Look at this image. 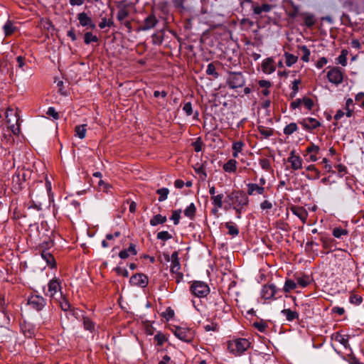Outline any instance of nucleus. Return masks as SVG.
Masks as SVG:
<instances>
[{
	"label": "nucleus",
	"mask_w": 364,
	"mask_h": 364,
	"mask_svg": "<svg viewBox=\"0 0 364 364\" xmlns=\"http://www.w3.org/2000/svg\"><path fill=\"white\" fill-rule=\"evenodd\" d=\"M128 6L124 1L117 2V7L118 9L117 18L119 21L122 22L129 15Z\"/></svg>",
	"instance_id": "obj_14"
},
{
	"label": "nucleus",
	"mask_w": 364,
	"mask_h": 364,
	"mask_svg": "<svg viewBox=\"0 0 364 364\" xmlns=\"http://www.w3.org/2000/svg\"><path fill=\"white\" fill-rule=\"evenodd\" d=\"M299 124H301L306 130H312L321 126V123L317 119L312 117L303 119L299 122Z\"/></svg>",
	"instance_id": "obj_16"
},
{
	"label": "nucleus",
	"mask_w": 364,
	"mask_h": 364,
	"mask_svg": "<svg viewBox=\"0 0 364 364\" xmlns=\"http://www.w3.org/2000/svg\"><path fill=\"white\" fill-rule=\"evenodd\" d=\"M183 110L186 113L188 116H191L193 113L191 103L190 102H186L183 107Z\"/></svg>",
	"instance_id": "obj_59"
},
{
	"label": "nucleus",
	"mask_w": 364,
	"mask_h": 364,
	"mask_svg": "<svg viewBox=\"0 0 364 364\" xmlns=\"http://www.w3.org/2000/svg\"><path fill=\"white\" fill-rule=\"evenodd\" d=\"M225 228L228 230V234L232 236H237L239 234V229L232 222H227L225 224Z\"/></svg>",
	"instance_id": "obj_30"
},
{
	"label": "nucleus",
	"mask_w": 364,
	"mask_h": 364,
	"mask_svg": "<svg viewBox=\"0 0 364 364\" xmlns=\"http://www.w3.org/2000/svg\"><path fill=\"white\" fill-rule=\"evenodd\" d=\"M328 63L326 58L322 57L316 63V67L319 69L322 68L324 65H326Z\"/></svg>",
	"instance_id": "obj_64"
},
{
	"label": "nucleus",
	"mask_w": 364,
	"mask_h": 364,
	"mask_svg": "<svg viewBox=\"0 0 364 364\" xmlns=\"http://www.w3.org/2000/svg\"><path fill=\"white\" fill-rule=\"evenodd\" d=\"M272 7L273 6L272 5L268 4H262V5L252 6L253 12L256 15H260L262 13H268L272 10Z\"/></svg>",
	"instance_id": "obj_26"
},
{
	"label": "nucleus",
	"mask_w": 364,
	"mask_h": 364,
	"mask_svg": "<svg viewBox=\"0 0 364 364\" xmlns=\"http://www.w3.org/2000/svg\"><path fill=\"white\" fill-rule=\"evenodd\" d=\"M24 174H21L19 171H16L12 176V183L16 190H21V185L25 181Z\"/></svg>",
	"instance_id": "obj_23"
},
{
	"label": "nucleus",
	"mask_w": 364,
	"mask_h": 364,
	"mask_svg": "<svg viewBox=\"0 0 364 364\" xmlns=\"http://www.w3.org/2000/svg\"><path fill=\"white\" fill-rule=\"evenodd\" d=\"M45 185H46V195L48 197V203H51L54 201L53 196L51 194V188H52L51 183L47 179L46 181Z\"/></svg>",
	"instance_id": "obj_45"
},
{
	"label": "nucleus",
	"mask_w": 364,
	"mask_h": 364,
	"mask_svg": "<svg viewBox=\"0 0 364 364\" xmlns=\"http://www.w3.org/2000/svg\"><path fill=\"white\" fill-rule=\"evenodd\" d=\"M244 146H245V144L242 141H239L234 142L232 144V150H235L236 151L241 152Z\"/></svg>",
	"instance_id": "obj_58"
},
{
	"label": "nucleus",
	"mask_w": 364,
	"mask_h": 364,
	"mask_svg": "<svg viewBox=\"0 0 364 364\" xmlns=\"http://www.w3.org/2000/svg\"><path fill=\"white\" fill-rule=\"evenodd\" d=\"M296 280L298 284L303 288L307 287L310 284V278L307 275L298 277Z\"/></svg>",
	"instance_id": "obj_44"
},
{
	"label": "nucleus",
	"mask_w": 364,
	"mask_h": 364,
	"mask_svg": "<svg viewBox=\"0 0 364 364\" xmlns=\"http://www.w3.org/2000/svg\"><path fill=\"white\" fill-rule=\"evenodd\" d=\"M3 29L5 36H11L16 31V27L11 21L8 20L4 24Z\"/></svg>",
	"instance_id": "obj_33"
},
{
	"label": "nucleus",
	"mask_w": 364,
	"mask_h": 364,
	"mask_svg": "<svg viewBox=\"0 0 364 364\" xmlns=\"http://www.w3.org/2000/svg\"><path fill=\"white\" fill-rule=\"evenodd\" d=\"M86 127L87 124H81L76 126L75 128V136H77L78 138L81 139H84L86 136Z\"/></svg>",
	"instance_id": "obj_32"
},
{
	"label": "nucleus",
	"mask_w": 364,
	"mask_h": 364,
	"mask_svg": "<svg viewBox=\"0 0 364 364\" xmlns=\"http://www.w3.org/2000/svg\"><path fill=\"white\" fill-rule=\"evenodd\" d=\"M181 265L178 259V255L177 252H173L171 255V264L170 270L173 274H179Z\"/></svg>",
	"instance_id": "obj_21"
},
{
	"label": "nucleus",
	"mask_w": 364,
	"mask_h": 364,
	"mask_svg": "<svg viewBox=\"0 0 364 364\" xmlns=\"http://www.w3.org/2000/svg\"><path fill=\"white\" fill-rule=\"evenodd\" d=\"M181 210H180V209L175 210L172 213V215L170 218V219L173 221V224L175 225H176L179 223L180 218H181Z\"/></svg>",
	"instance_id": "obj_47"
},
{
	"label": "nucleus",
	"mask_w": 364,
	"mask_h": 364,
	"mask_svg": "<svg viewBox=\"0 0 364 364\" xmlns=\"http://www.w3.org/2000/svg\"><path fill=\"white\" fill-rule=\"evenodd\" d=\"M53 241L50 238H48L47 240L43 241V243L41 245V250H47L48 249L53 247Z\"/></svg>",
	"instance_id": "obj_56"
},
{
	"label": "nucleus",
	"mask_w": 364,
	"mask_h": 364,
	"mask_svg": "<svg viewBox=\"0 0 364 364\" xmlns=\"http://www.w3.org/2000/svg\"><path fill=\"white\" fill-rule=\"evenodd\" d=\"M302 103L305 106L306 109L309 110L311 109L312 107L314 106V101L309 98V97H304L303 98Z\"/></svg>",
	"instance_id": "obj_55"
},
{
	"label": "nucleus",
	"mask_w": 364,
	"mask_h": 364,
	"mask_svg": "<svg viewBox=\"0 0 364 364\" xmlns=\"http://www.w3.org/2000/svg\"><path fill=\"white\" fill-rule=\"evenodd\" d=\"M326 76L330 82L338 85L343 82L344 72L341 68L334 67L328 71Z\"/></svg>",
	"instance_id": "obj_7"
},
{
	"label": "nucleus",
	"mask_w": 364,
	"mask_h": 364,
	"mask_svg": "<svg viewBox=\"0 0 364 364\" xmlns=\"http://www.w3.org/2000/svg\"><path fill=\"white\" fill-rule=\"evenodd\" d=\"M284 57L286 65L288 67H291V65L295 64L298 60L297 56L289 53H285Z\"/></svg>",
	"instance_id": "obj_35"
},
{
	"label": "nucleus",
	"mask_w": 364,
	"mask_h": 364,
	"mask_svg": "<svg viewBox=\"0 0 364 364\" xmlns=\"http://www.w3.org/2000/svg\"><path fill=\"white\" fill-rule=\"evenodd\" d=\"M27 304L31 309L40 311L43 309L47 302L46 299L42 296L31 294L28 298Z\"/></svg>",
	"instance_id": "obj_6"
},
{
	"label": "nucleus",
	"mask_w": 364,
	"mask_h": 364,
	"mask_svg": "<svg viewBox=\"0 0 364 364\" xmlns=\"http://www.w3.org/2000/svg\"><path fill=\"white\" fill-rule=\"evenodd\" d=\"M60 299L61 300L59 301V304H60V306L61 308V309L64 311H67L68 310L70 309V303L68 302V301L65 299L64 297H63V294L62 292H60Z\"/></svg>",
	"instance_id": "obj_43"
},
{
	"label": "nucleus",
	"mask_w": 364,
	"mask_h": 364,
	"mask_svg": "<svg viewBox=\"0 0 364 364\" xmlns=\"http://www.w3.org/2000/svg\"><path fill=\"white\" fill-rule=\"evenodd\" d=\"M60 282L57 278H53L49 281L48 284V291L45 292L46 296H50L51 299H55V296L61 292Z\"/></svg>",
	"instance_id": "obj_9"
},
{
	"label": "nucleus",
	"mask_w": 364,
	"mask_h": 364,
	"mask_svg": "<svg viewBox=\"0 0 364 364\" xmlns=\"http://www.w3.org/2000/svg\"><path fill=\"white\" fill-rule=\"evenodd\" d=\"M319 151V146L314 143H311L306 149V154H318Z\"/></svg>",
	"instance_id": "obj_51"
},
{
	"label": "nucleus",
	"mask_w": 364,
	"mask_h": 364,
	"mask_svg": "<svg viewBox=\"0 0 364 364\" xmlns=\"http://www.w3.org/2000/svg\"><path fill=\"white\" fill-rule=\"evenodd\" d=\"M154 340L157 341L158 345L161 346L166 341V337L164 335L159 333L155 335Z\"/></svg>",
	"instance_id": "obj_60"
},
{
	"label": "nucleus",
	"mask_w": 364,
	"mask_h": 364,
	"mask_svg": "<svg viewBox=\"0 0 364 364\" xmlns=\"http://www.w3.org/2000/svg\"><path fill=\"white\" fill-rule=\"evenodd\" d=\"M223 197V194L220 193L212 198L213 205H222Z\"/></svg>",
	"instance_id": "obj_57"
},
{
	"label": "nucleus",
	"mask_w": 364,
	"mask_h": 364,
	"mask_svg": "<svg viewBox=\"0 0 364 364\" xmlns=\"http://www.w3.org/2000/svg\"><path fill=\"white\" fill-rule=\"evenodd\" d=\"M259 133L262 135V137L264 139H267L273 135L274 131L271 128L265 127L263 126H259L258 128Z\"/></svg>",
	"instance_id": "obj_29"
},
{
	"label": "nucleus",
	"mask_w": 364,
	"mask_h": 364,
	"mask_svg": "<svg viewBox=\"0 0 364 364\" xmlns=\"http://www.w3.org/2000/svg\"><path fill=\"white\" fill-rule=\"evenodd\" d=\"M344 109H354V103H353V99L348 98L346 100Z\"/></svg>",
	"instance_id": "obj_63"
},
{
	"label": "nucleus",
	"mask_w": 364,
	"mask_h": 364,
	"mask_svg": "<svg viewBox=\"0 0 364 364\" xmlns=\"http://www.w3.org/2000/svg\"><path fill=\"white\" fill-rule=\"evenodd\" d=\"M291 212L296 215L303 223L306 222L308 213L304 206H290Z\"/></svg>",
	"instance_id": "obj_17"
},
{
	"label": "nucleus",
	"mask_w": 364,
	"mask_h": 364,
	"mask_svg": "<svg viewBox=\"0 0 364 364\" xmlns=\"http://www.w3.org/2000/svg\"><path fill=\"white\" fill-rule=\"evenodd\" d=\"M98 41V37L94 35L92 32H86L84 34V42L86 45H89L91 43H97Z\"/></svg>",
	"instance_id": "obj_31"
},
{
	"label": "nucleus",
	"mask_w": 364,
	"mask_h": 364,
	"mask_svg": "<svg viewBox=\"0 0 364 364\" xmlns=\"http://www.w3.org/2000/svg\"><path fill=\"white\" fill-rule=\"evenodd\" d=\"M332 338L334 339L336 341L341 343L343 347L347 349L350 348L348 341H349V336L348 335H344L341 333L340 332H336L332 335Z\"/></svg>",
	"instance_id": "obj_20"
},
{
	"label": "nucleus",
	"mask_w": 364,
	"mask_h": 364,
	"mask_svg": "<svg viewBox=\"0 0 364 364\" xmlns=\"http://www.w3.org/2000/svg\"><path fill=\"white\" fill-rule=\"evenodd\" d=\"M156 238L160 240L166 241L172 238V235L168 231H161L157 233Z\"/></svg>",
	"instance_id": "obj_46"
},
{
	"label": "nucleus",
	"mask_w": 364,
	"mask_h": 364,
	"mask_svg": "<svg viewBox=\"0 0 364 364\" xmlns=\"http://www.w3.org/2000/svg\"><path fill=\"white\" fill-rule=\"evenodd\" d=\"M156 193L159 195V200L162 202L167 198L169 190L166 188H161L156 191Z\"/></svg>",
	"instance_id": "obj_40"
},
{
	"label": "nucleus",
	"mask_w": 364,
	"mask_h": 364,
	"mask_svg": "<svg viewBox=\"0 0 364 364\" xmlns=\"http://www.w3.org/2000/svg\"><path fill=\"white\" fill-rule=\"evenodd\" d=\"M253 326L260 332H264L267 327V324L263 321L255 322Z\"/></svg>",
	"instance_id": "obj_52"
},
{
	"label": "nucleus",
	"mask_w": 364,
	"mask_h": 364,
	"mask_svg": "<svg viewBox=\"0 0 364 364\" xmlns=\"http://www.w3.org/2000/svg\"><path fill=\"white\" fill-rule=\"evenodd\" d=\"M173 332L178 339L186 343H191L195 337V331L189 328L176 326Z\"/></svg>",
	"instance_id": "obj_5"
},
{
	"label": "nucleus",
	"mask_w": 364,
	"mask_h": 364,
	"mask_svg": "<svg viewBox=\"0 0 364 364\" xmlns=\"http://www.w3.org/2000/svg\"><path fill=\"white\" fill-rule=\"evenodd\" d=\"M287 161L291 164V168L293 170L296 171L302 168V159L299 156L295 154L294 150L290 152Z\"/></svg>",
	"instance_id": "obj_15"
},
{
	"label": "nucleus",
	"mask_w": 364,
	"mask_h": 364,
	"mask_svg": "<svg viewBox=\"0 0 364 364\" xmlns=\"http://www.w3.org/2000/svg\"><path fill=\"white\" fill-rule=\"evenodd\" d=\"M315 23H316V20H315V16L314 14H304V23L306 27L311 28L315 24Z\"/></svg>",
	"instance_id": "obj_34"
},
{
	"label": "nucleus",
	"mask_w": 364,
	"mask_h": 364,
	"mask_svg": "<svg viewBox=\"0 0 364 364\" xmlns=\"http://www.w3.org/2000/svg\"><path fill=\"white\" fill-rule=\"evenodd\" d=\"M33 210H41V206H28L27 211H25L23 206H15L13 210L14 219H19L21 218H26L29 216Z\"/></svg>",
	"instance_id": "obj_8"
},
{
	"label": "nucleus",
	"mask_w": 364,
	"mask_h": 364,
	"mask_svg": "<svg viewBox=\"0 0 364 364\" xmlns=\"http://www.w3.org/2000/svg\"><path fill=\"white\" fill-rule=\"evenodd\" d=\"M332 235L336 238H341L342 236L348 235V231L341 228H335L333 230Z\"/></svg>",
	"instance_id": "obj_39"
},
{
	"label": "nucleus",
	"mask_w": 364,
	"mask_h": 364,
	"mask_svg": "<svg viewBox=\"0 0 364 364\" xmlns=\"http://www.w3.org/2000/svg\"><path fill=\"white\" fill-rule=\"evenodd\" d=\"M262 70L266 74H271L276 70L274 61L272 58L264 59L262 63Z\"/></svg>",
	"instance_id": "obj_18"
},
{
	"label": "nucleus",
	"mask_w": 364,
	"mask_h": 364,
	"mask_svg": "<svg viewBox=\"0 0 364 364\" xmlns=\"http://www.w3.org/2000/svg\"><path fill=\"white\" fill-rule=\"evenodd\" d=\"M46 114L52 117L54 119H59V114L58 112H56L55 109L53 107H50L48 108Z\"/></svg>",
	"instance_id": "obj_54"
},
{
	"label": "nucleus",
	"mask_w": 364,
	"mask_h": 364,
	"mask_svg": "<svg viewBox=\"0 0 364 364\" xmlns=\"http://www.w3.org/2000/svg\"><path fill=\"white\" fill-rule=\"evenodd\" d=\"M226 82L230 88L237 89L242 87L245 85V80L242 73L230 72Z\"/></svg>",
	"instance_id": "obj_4"
},
{
	"label": "nucleus",
	"mask_w": 364,
	"mask_h": 364,
	"mask_svg": "<svg viewBox=\"0 0 364 364\" xmlns=\"http://www.w3.org/2000/svg\"><path fill=\"white\" fill-rule=\"evenodd\" d=\"M301 83V80H294L292 82V85H291V90H292V92L291 93V97H294L296 93L298 92V90H299V85Z\"/></svg>",
	"instance_id": "obj_53"
},
{
	"label": "nucleus",
	"mask_w": 364,
	"mask_h": 364,
	"mask_svg": "<svg viewBox=\"0 0 364 364\" xmlns=\"http://www.w3.org/2000/svg\"><path fill=\"white\" fill-rule=\"evenodd\" d=\"M278 289L274 284H266L262 289L261 296L264 299H270L274 297Z\"/></svg>",
	"instance_id": "obj_12"
},
{
	"label": "nucleus",
	"mask_w": 364,
	"mask_h": 364,
	"mask_svg": "<svg viewBox=\"0 0 364 364\" xmlns=\"http://www.w3.org/2000/svg\"><path fill=\"white\" fill-rule=\"evenodd\" d=\"M6 119L8 127L14 134L18 135L20 132V117L18 112L11 108L7 109Z\"/></svg>",
	"instance_id": "obj_1"
},
{
	"label": "nucleus",
	"mask_w": 364,
	"mask_h": 364,
	"mask_svg": "<svg viewBox=\"0 0 364 364\" xmlns=\"http://www.w3.org/2000/svg\"><path fill=\"white\" fill-rule=\"evenodd\" d=\"M215 310L217 311H222L224 312H226L229 310L230 307L228 305L226 304L224 299L220 296H218L215 299Z\"/></svg>",
	"instance_id": "obj_24"
},
{
	"label": "nucleus",
	"mask_w": 364,
	"mask_h": 364,
	"mask_svg": "<svg viewBox=\"0 0 364 364\" xmlns=\"http://www.w3.org/2000/svg\"><path fill=\"white\" fill-rule=\"evenodd\" d=\"M205 72L207 75H212L215 79L219 77V74L218 72H216L215 67L213 63H210L208 65Z\"/></svg>",
	"instance_id": "obj_41"
},
{
	"label": "nucleus",
	"mask_w": 364,
	"mask_h": 364,
	"mask_svg": "<svg viewBox=\"0 0 364 364\" xmlns=\"http://www.w3.org/2000/svg\"><path fill=\"white\" fill-rule=\"evenodd\" d=\"M281 314L285 317L286 321L288 322L299 319V317L296 311H293L290 309H284L281 311Z\"/></svg>",
	"instance_id": "obj_22"
},
{
	"label": "nucleus",
	"mask_w": 364,
	"mask_h": 364,
	"mask_svg": "<svg viewBox=\"0 0 364 364\" xmlns=\"http://www.w3.org/2000/svg\"><path fill=\"white\" fill-rule=\"evenodd\" d=\"M250 346V342L246 338H237L228 343V349L235 355L242 354Z\"/></svg>",
	"instance_id": "obj_2"
},
{
	"label": "nucleus",
	"mask_w": 364,
	"mask_h": 364,
	"mask_svg": "<svg viewBox=\"0 0 364 364\" xmlns=\"http://www.w3.org/2000/svg\"><path fill=\"white\" fill-rule=\"evenodd\" d=\"M259 165L263 169H265V170H268L270 167V163L267 159H260Z\"/></svg>",
	"instance_id": "obj_61"
},
{
	"label": "nucleus",
	"mask_w": 364,
	"mask_h": 364,
	"mask_svg": "<svg viewBox=\"0 0 364 364\" xmlns=\"http://www.w3.org/2000/svg\"><path fill=\"white\" fill-rule=\"evenodd\" d=\"M116 272L117 274L122 275L124 277H127L129 276V272L125 268L117 267Z\"/></svg>",
	"instance_id": "obj_62"
},
{
	"label": "nucleus",
	"mask_w": 364,
	"mask_h": 364,
	"mask_svg": "<svg viewBox=\"0 0 364 364\" xmlns=\"http://www.w3.org/2000/svg\"><path fill=\"white\" fill-rule=\"evenodd\" d=\"M296 286H297L296 283L295 282H294L293 280L287 279L284 283L283 291L285 293H289L291 290H294V289H296Z\"/></svg>",
	"instance_id": "obj_36"
},
{
	"label": "nucleus",
	"mask_w": 364,
	"mask_h": 364,
	"mask_svg": "<svg viewBox=\"0 0 364 364\" xmlns=\"http://www.w3.org/2000/svg\"><path fill=\"white\" fill-rule=\"evenodd\" d=\"M298 129L297 124L295 122H291L284 128V134L285 135H291Z\"/></svg>",
	"instance_id": "obj_38"
},
{
	"label": "nucleus",
	"mask_w": 364,
	"mask_h": 364,
	"mask_svg": "<svg viewBox=\"0 0 364 364\" xmlns=\"http://www.w3.org/2000/svg\"><path fill=\"white\" fill-rule=\"evenodd\" d=\"M167 218L166 215L156 214L150 220V225L151 226H156L159 224H164Z\"/></svg>",
	"instance_id": "obj_28"
},
{
	"label": "nucleus",
	"mask_w": 364,
	"mask_h": 364,
	"mask_svg": "<svg viewBox=\"0 0 364 364\" xmlns=\"http://www.w3.org/2000/svg\"><path fill=\"white\" fill-rule=\"evenodd\" d=\"M41 257L46 262L48 266L51 267H55V261L53 255L46 250H41Z\"/></svg>",
	"instance_id": "obj_25"
},
{
	"label": "nucleus",
	"mask_w": 364,
	"mask_h": 364,
	"mask_svg": "<svg viewBox=\"0 0 364 364\" xmlns=\"http://www.w3.org/2000/svg\"><path fill=\"white\" fill-rule=\"evenodd\" d=\"M77 18L79 21V23L80 26L83 27H86L87 29L90 28L92 30L95 29L96 25L93 22L92 19L87 15L85 12L79 13L77 15Z\"/></svg>",
	"instance_id": "obj_10"
},
{
	"label": "nucleus",
	"mask_w": 364,
	"mask_h": 364,
	"mask_svg": "<svg viewBox=\"0 0 364 364\" xmlns=\"http://www.w3.org/2000/svg\"><path fill=\"white\" fill-rule=\"evenodd\" d=\"M247 193L249 196H262L264 197L265 188L257 183H250L247 184Z\"/></svg>",
	"instance_id": "obj_11"
},
{
	"label": "nucleus",
	"mask_w": 364,
	"mask_h": 364,
	"mask_svg": "<svg viewBox=\"0 0 364 364\" xmlns=\"http://www.w3.org/2000/svg\"><path fill=\"white\" fill-rule=\"evenodd\" d=\"M157 22H158V21L154 15H149L144 19V23H143V25H141L140 26L139 30H141V31L150 30L156 26Z\"/></svg>",
	"instance_id": "obj_19"
},
{
	"label": "nucleus",
	"mask_w": 364,
	"mask_h": 364,
	"mask_svg": "<svg viewBox=\"0 0 364 364\" xmlns=\"http://www.w3.org/2000/svg\"><path fill=\"white\" fill-rule=\"evenodd\" d=\"M196 214V206H187L186 210H184V215L189 218L190 219H193Z\"/></svg>",
	"instance_id": "obj_50"
},
{
	"label": "nucleus",
	"mask_w": 364,
	"mask_h": 364,
	"mask_svg": "<svg viewBox=\"0 0 364 364\" xmlns=\"http://www.w3.org/2000/svg\"><path fill=\"white\" fill-rule=\"evenodd\" d=\"M84 328L92 332L95 330V324L89 318H84L83 319Z\"/></svg>",
	"instance_id": "obj_48"
},
{
	"label": "nucleus",
	"mask_w": 364,
	"mask_h": 364,
	"mask_svg": "<svg viewBox=\"0 0 364 364\" xmlns=\"http://www.w3.org/2000/svg\"><path fill=\"white\" fill-rule=\"evenodd\" d=\"M299 48L303 54V55L301 57V60L306 63L309 62L310 54H311L310 50L306 46H300Z\"/></svg>",
	"instance_id": "obj_42"
},
{
	"label": "nucleus",
	"mask_w": 364,
	"mask_h": 364,
	"mask_svg": "<svg viewBox=\"0 0 364 364\" xmlns=\"http://www.w3.org/2000/svg\"><path fill=\"white\" fill-rule=\"evenodd\" d=\"M237 161L235 159H229L223 166V170L228 173L235 172L237 170Z\"/></svg>",
	"instance_id": "obj_27"
},
{
	"label": "nucleus",
	"mask_w": 364,
	"mask_h": 364,
	"mask_svg": "<svg viewBox=\"0 0 364 364\" xmlns=\"http://www.w3.org/2000/svg\"><path fill=\"white\" fill-rule=\"evenodd\" d=\"M348 53V52L347 50H342L340 55L336 58L338 63L341 64L342 66H346Z\"/></svg>",
	"instance_id": "obj_37"
},
{
	"label": "nucleus",
	"mask_w": 364,
	"mask_h": 364,
	"mask_svg": "<svg viewBox=\"0 0 364 364\" xmlns=\"http://www.w3.org/2000/svg\"><path fill=\"white\" fill-rule=\"evenodd\" d=\"M191 292L196 297H205L210 292L208 285L201 281H194L190 287Z\"/></svg>",
	"instance_id": "obj_3"
},
{
	"label": "nucleus",
	"mask_w": 364,
	"mask_h": 364,
	"mask_svg": "<svg viewBox=\"0 0 364 364\" xmlns=\"http://www.w3.org/2000/svg\"><path fill=\"white\" fill-rule=\"evenodd\" d=\"M349 301L351 304H355V305H360L362 301H363V299L362 297L358 295V294H352L350 296V298H349Z\"/></svg>",
	"instance_id": "obj_49"
},
{
	"label": "nucleus",
	"mask_w": 364,
	"mask_h": 364,
	"mask_svg": "<svg viewBox=\"0 0 364 364\" xmlns=\"http://www.w3.org/2000/svg\"><path fill=\"white\" fill-rule=\"evenodd\" d=\"M148 277L144 274H135L131 277L129 282L132 285L138 286L140 287H146L148 284Z\"/></svg>",
	"instance_id": "obj_13"
}]
</instances>
